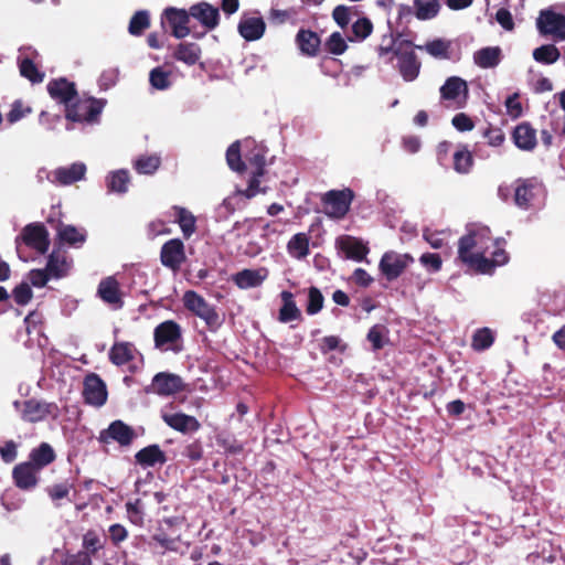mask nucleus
Masks as SVG:
<instances>
[{
  "mask_svg": "<svg viewBox=\"0 0 565 565\" xmlns=\"http://www.w3.org/2000/svg\"><path fill=\"white\" fill-rule=\"evenodd\" d=\"M458 258L470 269L484 275H491L495 267L508 263L505 250L484 226L469 231L459 239Z\"/></svg>",
  "mask_w": 565,
  "mask_h": 565,
  "instance_id": "obj_1",
  "label": "nucleus"
},
{
  "mask_svg": "<svg viewBox=\"0 0 565 565\" xmlns=\"http://www.w3.org/2000/svg\"><path fill=\"white\" fill-rule=\"evenodd\" d=\"M381 57H387L392 61L395 56L398 60L397 67L402 77L406 82H413L417 78L420 70V63L414 52L411 41L401 38L391 40L390 45H381L379 47Z\"/></svg>",
  "mask_w": 565,
  "mask_h": 565,
  "instance_id": "obj_2",
  "label": "nucleus"
},
{
  "mask_svg": "<svg viewBox=\"0 0 565 565\" xmlns=\"http://www.w3.org/2000/svg\"><path fill=\"white\" fill-rule=\"evenodd\" d=\"M13 406L20 412L21 418L28 423H39L49 418L56 419L61 414L56 403L35 398L24 402L15 401Z\"/></svg>",
  "mask_w": 565,
  "mask_h": 565,
  "instance_id": "obj_3",
  "label": "nucleus"
},
{
  "mask_svg": "<svg viewBox=\"0 0 565 565\" xmlns=\"http://www.w3.org/2000/svg\"><path fill=\"white\" fill-rule=\"evenodd\" d=\"M105 102L96 98L76 99L65 109V118L72 122L94 124L98 121Z\"/></svg>",
  "mask_w": 565,
  "mask_h": 565,
  "instance_id": "obj_4",
  "label": "nucleus"
},
{
  "mask_svg": "<svg viewBox=\"0 0 565 565\" xmlns=\"http://www.w3.org/2000/svg\"><path fill=\"white\" fill-rule=\"evenodd\" d=\"M183 303L188 310L202 319L211 330H216L221 326L222 320L215 308L195 291H185Z\"/></svg>",
  "mask_w": 565,
  "mask_h": 565,
  "instance_id": "obj_5",
  "label": "nucleus"
},
{
  "mask_svg": "<svg viewBox=\"0 0 565 565\" xmlns=\"http://www.w3.org/2000/svg\"><path fill=\"white\" fill-rule=\"evenodd\" d=\"M441 100L446 102L454 109H461L466 106L469 97L467 82L459 76L448 77L439 88Z\"/></svg>",
  "mask_w": 565,
  "mask_h": 565,
  "instance_id": "obj_6",
  "label": "nucleus"
},
{
  "mask_svg": "<svg viewBox=\"0 0 565 565\" xmlns=\"http://www.w3.org/2000/svg\"><path fill=\"white\" fill-rule=\"evenodd\" d=\"M353 199L354 193L351 189L328 191L322 198L326 215L335 220L343 218Z\"/></svg>",
  "mask_w": 565,
  "mask_h": 565,
  "instance_id": "obj_7",
  "label": "nucleus"
},
{
  "mask_svg": "<svg viewBox=\"0 0 565 565\" xmlns=\"http://www.w3.org/2000/svg\"><path fill=\"white\" fill-rule=\"evenodd\" d=\"M413 262V256L407 253L388 250L382 255L379 269L388 281H392L397 279Z\"/></svg>",
  "mask_w": 565,
  "mask_h": 565,
  "instance_id": "obj_8",
  "label": "nucleus"
},
{
  "mask_svg": "<svg viewBox=\"0 0 565 565\" xmlns=\"http://www.w3.org/2000/svg\"><path fill=\"white\" fill-rule=\"evenodd\" d=\"M544 195V188L535 179L518 180L514 189V202L524 210L530 209Z\"/></svg>",
  "mask_w": 565,
  "mask_h": 565,
  "instance_id": "obj_9",
  "label": "nucleus"
},
{
  "mask_svg": "<svg viewBox=\"0 0 565 565\" xmlns=\"http://www.w3.org/2000/svg\"><path fill=\"white\" fill-rule=\"evenodd\" d=\"M20 241L40 254H45L50 247L49 233L40 223H32L23 228L21 235L15 239L18 249Z\"/></svg>",
  "mask_w": 565,
  "mask_h": 565,
  "instance_id": "obj_10",
  "label": "nucleus"
},
{
  "mask_svg": "<svg viewBox=\"0 0 565 565\" xmlns=\"http://www.w3.org/2000/svg\"><path fill=\"white\" fill-rule=\"evenodd\" d=\"M536 25L541 34L551 35L558 41L565 40V15L552 10L542 11Z\"/></svg>",
  "mask_w": 565,
  "mask_h": 565,
  "instance_id": "obj_11",
  "label": "nucleus"
},
{
  "mask_svg": "<svg viewBox=\"0 0 565 565\" xmlns=\"http://www.w3.org/2000/svg\"><path fill=\"white\" fill-rule=\"evenodd\" d=\"M97 296L113 310H119L124 307V292L118 280L113 276L100 280Z\"/></svg>",
  "mask_w": 565,
  "mask_h": 565,
  "instance_id": "obj_12",
  "label": "nucleus"
},
{
  "mask_svg": "<svg viewBox=\"0 0 565 565\" xmlns=\"http://www.w3.org/2000/svg\"><path fill=\"white\" fill-rule=\"evenodd\" d=\"M162 420L173 430L182 434H192L200 429L201 425L194 416L181 412H172L163 408L161 411Z\"/></svg>",
  "mask_w": 565,
  "mask_h": 565,
  "instance_id": "obj_13",
  "label": "nucleus"
},
{
  "mask_svg": "<svg viewBox=\"0 0 565 565\" xmlns=\"http://www.w3.org/2000/svg\"><path fill=\"white\" fill-rule=\"evenodd\" d=\"M83 395L87 404L100 407L107 401L106 384L98 375L89 374L84 380Z\"/></svg>",
  "mask_w": 565,
  "mask_h": 565,
  "instance_id": "obj_14",
  "label": "nucleus"
},
{
  "mask_svg": "<svg viewBox=\"0 0 565 565\" xmlns=\"http://www.w3.org/2000/svg\"><path fill=\"white\" fill-rule=\"evenodd\" d=\"M160 259L164 267L178 270L185 260L183 242L179 238L166 242L161 247Z\"/></svg>",
  "mask_w": 565,
  "mask_h": 565,
  "instance_id": "obj_15",
  "label": "nucleus"
},
{
  "mask_svg": "<svg viewBox=\"0 0 565 565\" xmlns=\"http://www.w3.org/2000/svg\"><path fill=\"white\" fill-rule=\"evenodd\" d=\"M335 247L343 253L345 258L353 259L355 262L364 260L370 252L366 243L350 235L339 236L335 239Z\"/></svg>",
  "mask_w": 565,
  "mask_h": 565,
  "instance_id": "obj_16",
  "label": "nucleus"
},
{
  "mask_svg": "<svg viewBox=\"0 0 565 565\" xmlns=\"http://www.w3.org/2000/svg\"><path fill=\"white\" fill-rule=\"evenodd\" d=\"M86 166L83 162H74L68 167H60L52 171L47 179L58 185H71L85 178Z\"/></svg>",
  "mask_w": 565,
  "mask_h": 565,
  "instance_id": "obj_17",
  "label": "nucleus"
},
{
  "mask_svg": "<svg viewBox=\"0 0 565 565\" xmlns=\"http://www.w3.org/2000/svg\"><path fill=\"white\" fill-rule=\"evenodd\" d=\"M180 338V326L172 320L164 321L154 329L156 347L162 350L173 349Z\"/></svg>",
  "mask_w": 565,
  "mask_h": 565,
  "instance_id": "obj_18",
  "label": "nucleus"
},
{
  "mask_svg": "<svg viewBox=\"0 0 565 565\" xmlns=\"http://www.w3.org/2000/svg\"><path fill=\"white\" fill-rule=\"evenodd\" d=\"M50 96L57 103L64 105L65 109L76 99L77 90L75 84L65 78L53 79L47 84Z\"/></svg>",
  "mask_w": 565,
  "mask_h": 565,
  "instance_id": "obj_19",
  "label": "nucleus"
},
{
  "mask_svg": "<svg viewBox=\"0 0 565 565\" xmlns=\"http://www.w3.org/2000/svg\"><path fill=\"white\" fill-rule=\"evenodd\" d=\"M164 17L174 38L183 39L190 34V11L188 12L183 9L168 8L164 10Z\"/></svg>",
  "mask_w": 565,
  "mask_h": 565,
  "instance_id": "obj_20",
  "label": "nucleus"
},
{
  "mask_svg": "<svg viewBox=\"0 0 565 565\" xmlns=\"http://www.w3.org/2000/svg\"><path fill=\"white\" fill-rule=\"evenodd\" d=\"M110 361L117 365L122 366L136 360H141V354L131 342L116 341L109 350Z\"/></svg>",
  "mask_w": 565,
  "mask_h": 565,
  "instance_id": "obj_21",
  "label": "nucleus"
},
{
  "mask_svg": "<svg viewBox=\"0 0 565 565\" xmlns=\"http://www.w3.org/2000/svg\"><path fill=\"white\" fill-rule=\"evenodd\" d=\"M38 56V52L32 47H21L19 55V67L20 73L23 77L30 79L32 83H41L44 78V74L41 73L34 64V58Z\"/></svg>",
  "mask_w": 565,
  "mask_h": 565,
  "instance_id": "obj_22",
  "label": "nucleus"
},
{
  "mask_svg": "<svg viewBox=\"0 0 565 565\" xmlns=\"http://www.w3.org/2000/svg\"><path fill=\"white\" fill-rule=\"evenodd\" d=\"M512 139L523 151H532L537 145L536 130L529 122L519 124L512 132Z\"/></svg>",
  "mask_w": 565,
  "mask_h": 565,
  "instance_id": "obj_23",
  "label": "nucleus"
},
{
  "mask_svg": "<svg viewBox=\"0 0 565 565\" xmlns=\"http://www.w3.org/2000/svg\"><path fill=\"white\" fill-rule=\"evenodd\" d=\"M190 14L207 30H213L218 24V10L206 2H200L190 8Z\"/></svg>",
  "mask_w": 565,
  "mask_h": 565,
  "instance_id": "obj_24",
  "label": "nucleus"
},
{
  "mask_svg": "<svg viewBox=\"0 0 565 565\" xmlns=\"http://www.w3.org/2000/svg\"><path fill=\"white\" fill-rule=\"evenodd\" d=\"M39 471L40 470L30 462H23L14 467L12 475L17 487L24 490L34 488L38 483L36 475Z\"/></svg>",
  "mask_w": 565,
  "mask_h": 565,
  "instance_id": "obj_25",
  "label": "nucleus"
},
{
  "mask_svg": "<svg viewBox=\"0 0 565 565\" xmlns=\"http://www.w3.org/2000/svg\"><path fill=\"white\" fill-rule=\"evenodd\" d=\"M152 388L160 395H171L182 388V381L174 374L158 373L152 380Z\"/></svg>",
  "mask_w": 565,
  "mask_h": 565,
  "instance_id": "obj_26",
  "label": "nucleus"
},
{
  "mask_svg": "<svg viewBox=\"0 0 565 565\" xmlns=\"http://www.w3.org/2000/svg\"><path fill=\"white\" fill-rule=\"evenodd\" d=\"M238 32L246 41L258 40L265 32V22L260 17H243L238 23Z\"/></svg>",
  "mask_w": 565,
  "mask_h": 565,
  "instance_id": "obj_27",
  "label": "nucleus"
},
{
  "mask_svg": "<svg viewBox=\"0 0 565 565\" xmlns=\"http://www.w3.org/2000/svg\"><path fill=\"white\" fill-rule=\"evenodd\" d=\"M473 63L483 70L497 67L502 60V50L499 46H487L473 53Z\"/></svg>",
  "mask_w": 565,
  "mask_h": 565,
  "instance_id": "obj_28",
  "label": "nucleus"
},
{
  "mask_svg": "<svg viewBox=\"0 0 565 565\" xmlns=\"http://www.w3.org/2000/svg\"><path fill=\"white\" fill-rule=\"evenodd\" d=\"M135 458L143 468L163 465L167 461L164 452L158 445H150L142 448L136 454Z\"/></svg>",
  "mask_w": 565,
  "mask_h": 565,
  "instance_id": "obj_29",
  "label": "nucleus"
},
{
  "mask_svg": "<svg viewBox=\"0 0 565 565\" xmlns=\"http://www.w3.org/2000/svg\"><path fill=\"white\" fill-rule=\"evenodd\" d=\"M245 149L252 148L250 152L245 153V160L252 172H257L258 175L264 174L265 167V150L262 146L255 145L252 140L244 141Z\"/></svg>",
  "mask_w": 565,
  "mask_h": 565,
  "instance_id": "obj_30",
  "label": "nucleus"
},
{
  "mask_svg": "<svg viewBox=\"0 0 565 565\" xmlns=\"http://www.w3.org/2000/svg\"><path fill=\"white\" fill-rule=\"evenodd\" d=\"M267 270L259 269H244L234 276L235 284L242 289L254 288L266 279Z\"/></svg>",
  "mask_w": 565,
  "mask_h": 565,
  "instance_id": "obj_31",
  "label": "nucleus"
},
{
  "mask_svg": "<svg viewBox=\"0 0 565 565\" xmlns=\"http://www.w3.org/2000/svg\"><path fill=\"white\" fill-rule=\"evenodd\" d=\"M201 53L202 51L199 44L193 42H181L177 45L173 52V57L185 65L192 66L200 60Z\"/></svg>",
  "mask_w": 565,
  "mask_h": 565,
  "instance_id": "obj_32",
  "label": "nucleus"
},
{
  "mask_svg": "<svg viewBox=\"0 0 565 565\" xmlns=\"http://www.w3.org/2000/svg\"><path fill=\"white\" fill-rule=\"evenodd\" d=\"M174 221L179 224L181 232L185 238L191 237L196 231V218L186 209L182 206H173Z\"/></svg>",
  "mask_w": 565,
  "mask_h": 565,
  "instance_id": "obj_33",
  "label": "nucleus"
},
{
  "mask_svg": "<svg viewBox=\"0 0 565 565\" xmlns=\"http://www.w3.org/2000/svg\"><path fill=\"white\" fill-rule=\"evenodd\" d=\"M310 238L306 233L295 234L287 243L288 254L296 259H303L310 253L309 247Z\"/></svg>",
  "mask_w": 565,
  "mask_h": 565,
  "instance_id": "obj_34",
  "label": "nucleus"
},
{
  "mask_svg": "<svg viewBox=\"0 0 565 565\" xmlns=\"http://www.w3.org/2000/svg\"><path fill=\"white\" fill-rule=\"evenodd\" d=\"M130 178L127 170L111 171L106 177V186L109 192L124 194L128 191Z\"/></svg>",
  "mask_w": 565,
  "mask_h": 565,
  "instance_id": "obj_35",
  "label": "nucleus"
},
{
  "mask_svg": "<svg viewBox=\"0 0 565 565\" xmlns=\"http://www.w3.org/2000/svg\"><path fill=\"white\" fill-rule=\"evenodd\" d=\"M450 41L444 39H435L424 45H416V49L427 52L435 58L448 60L450 57Z\"/></svg>",
  "mask_w": 565,
  "mask_h": 565,
  "instance_id": "obj_36",
  "label": "nucleus"
},
{
  "mask_svg": "<svg viewBox=\"0 0 565 565\" xmlns=\"http://www.w3.org/2000/svg\"><path fill=\"white\" fill-rule=\"evenodd\" d=\"M454 170L460 174L470 172L473 166V157L467 146L459 145L452 154Z\"/></svg>",
  "mask_w": 565,
  "mask_h": 565,
  "instance_id": "obj_37",
  "label": "nucleus"
},
{
  "mask_svg": "<svg viewBox=\"0 0 565 565\" xmlns=\"http://www.w3.org/2000/svg\"><path fill=\"white\" fill-rule=\"evenodd\" d=\"M55 459L53 448L42 443L38 448L33 449L30 454V463L34 465L39 470L50 465Z\"/></svg>",
  "mask_w": 565,
  "mask_h": 565,
  "instance_id": "obj_38",
  "label": "nucleus"
},
{
  "mask_svg": "<svg viewBox=\"0 0 565 565\" xmlns=\"http://www.w3.org/2000/svg\"><path fill=\"white\" fill-rule=\"evenodd\" d=\"M415 15L419 20H430L440 10L439 0H414Z\"/></svg>",
  "mask_w": 565,
  "mask_h": 565,
  "instance_id": "obj_39",
  "label": "nucleus"
},
{
  "mask_svg": "<svg viewBox=\"0 0 565 565\" xmlns=\"http://www.w3.org/2000/svg\"><path fill=\"white\" fill-rule=\"evenodd\" d=\"M297 42L301 52L309 56L316 55L320 44V40L316 33L305 30L298 32Z\"/></svg>",
  "mask_w": 565,
  "mask_h": 565,
  "instance_id": "obj_40",
  "label": "nucleus"
},
{
  "mask_svg": "<svg viewBox=\"0 0 565 565\" xmlns=\"http://www.w3.org/2000/svg\"><path fill=\"white\" fill-rule=\"evenodd\" d=\"M281 299L284 301L282 307L279 310V320L281 322H289L296 320L300 316V311L294 301V296L289 291L281 292Z\"/></svg>",
  "mask_w": 565,
  "mask_h": 565,
  "instance_id": "obj_41",
  "label": "nucleus"
},
{
  "mask_svg": "<svg viewBox=\"0 0 565 565\" xmlns=\"http://www.w3.org/2000/svg\"><path fill=\"white\" fill-rule=\"evenodd\" d=\"M108 435L120 445H129L134 438L132 429L120 420L114 422L109 426Z\"/></svg>",
  "mask_w": 565,
  "mask_h": 565,
  "instance_id": "obj_42",
  "label": "nucleus"
},
{
  "mask_svg": "<svg viewBox=\"0 0 565 565\" xmlns=\"http://www.w3.org/2000/svg\"><path fill=\"white\" fill-rule=\"evenodd\" d=\"M58 237L64 243L77 245L85 242L86 233L84 230H79L73 225H61L58 228Z\"/></svg>",
  "mask_w": 565,
  "mask_h": 565,
  "instance_id": "obj_43",
  "label": "nucleus"
},
{
  "mask_svg": "<svg viewBox=\"0 0 565 565\" xmlns=\"http://www.w3.org/2000/svg\"><path fill=\"white\" fill-rule=\"evenodd\" d=\"M559 56V50L553 44H545L533 51V58L541 64H553Z\"/></svg>",
  "mask_w": 565,
  "mask_h": 565,
  "instance_id": "obj_44",
  "label": "nucleus"
},
{
  "mask_svg": "<svg viewBox=\"0 0 565 565\" xmlns=\"http://www.w3.org/2000/svg\"><path fill=\"white\" fill-rule=\"evenodd\" d=\"M68 263L64 256L51 254L46 264V271L53 278H61L68 270Z\"/></svg>",
  "mask_w": 565,
  "mask_h": 565,
  "instance_id": "obj_45",
  "label": "nucleus"
},
{
  "mask_svg": "<svg viewBox=\"0 0 565 565\" xmlns=\"http://www.w3.org/2000/svg\"><path fill=\"white\" fill-rule=\"evenodd\" d=\"M367 340L374 350L382 349L388 342V330L383 324L373 326L367 333Z\"/></svg>",
  "mask_w": 565,
  "mask_h": 565,
  "instance_id": "obj_46",
  "label": "nucleus"
},
{
  "mask_svg": "<svg viewBox=\"0 0 565 565\" xmlns=\"http://www.w3.org/2000/svg\"><path fill=\"white\" fill-rule=\"evenodd\" d=\"M160 162L157 154L141 156L135 161V169L141 174H152L158 170Z\"/></svg>",
  "mask_w": 565,
  "mask_h": 565,
  "instance_id": "obj_47",
  "label": "nucleus"
},
{
  "mask_svg": "<svg viewBox=\"0 0 565 565\" xmlns=\"http://www.w3.org/2000/svg\"><path fill=\"white\" fill-rule=\"evenodd\" d=\"M494 341L493 333L488 328L479 329L472 337V348L477 351H483L492 345Z\"/></svg>",
  "mask_w": 565,
  "mask_h": 565,
  "instance_id": "obj_48",
  "label": "nucleus"
},
{
  "mask_svg": "<svg viewBox=\"0 0 565 565\" xmlns=\"http://www.w3.org/2000/svg\"><path fill=\"white\" fill-rule=\"evenodd\" d=\"M171 73L164 71L162 67H156L150 72L149 81L156 89H167L171 85L170 81Z\"/></svg>",
  "mask_w": 565,
  "mask_h": 565,
  "instance_id": "obj_49",
  "label": "nucleus"
},
{
  "mask_svg": "<svg viewBox=\"0 0 565 565\" xmlns=\"http://www.w3.org/2000/svg\"><path fill=\"white\" fill-rule=\"evenodd\" d=\"M239 141L232 143L226 151V161L233 171L241 172L244 170L245 164L241 158Z\"/></svg>",
  "mask_w": 565,
  "mask_h": 565,
  "instance_id": "obj_50",
  "label": "nucleus"
},
{
  "mask_svg": "<svg viewBox=\"0 0 565 565\" xmlns=\"http://www.w3.org/2000/svg\"><path fill=\"white\" fill-rule=\"evenodd\" d=\"M149 26V14L147 11H139L135 13L129 22V33L139 35Z\"/></svg>",
  "mask_w": 565,
  "mask_h": 565,
  "instance_id": "obj_51",
  "label": "nucleus"
},
{
  "mask_svg": "<svg viewBox=\"0 0 565 565\" xmlns=\"http://www.w3.org/2000/svg\"><path fill=\"white\" fill-rule=\"evenodd\" d=\"M1 504L9 513L19 511L24 504V499L14 492H6L1 498Z\"/></svg>",
  "mask_w": 565,
  "mask_h": 565,
  "instance_id": "obj_52",
  "label": "nucleus"
},
{
  "mask_svg": "<svg viewBox=\"0 0 565 565\" xmlns=\"http://www.w3.org/2000/svg\"><path fill=\"white\" fill-rule=\"evenodd\" d=\"M104 546L100 537L93 531L87 532L83 537V552H88L89 555H94Z\"/></svg>",
  "mask_w": 565,
  "mask_h": 565,
  "instance_id": "obj_53",
  "label": "nucleus"
},
{
  "mask_svg": "<svg viewBox=\"0 0 565 565\" xmlns=\"http://www.w3.org/2000/svg\"><path fill=\"white\" fill-rule=\"evenodd\" d=\"M323 306L322 294L316 287L309 289L307 312L309 315L318 313Z\"/></svg>",
  "mask_w": 565,
  "mask_h": 565,
  "instance_id": "obj_54",
  "label": "nucleus"
},
{
  "mask_svg": "<svg viewBox=\"0 0 565 565\" xmlns=\"http://www.w3.org/2000/svg\"><path fill=\"white\" fill-rule=\"evenodd\" d=\"M126 511H127L128 519L130 520L131 523L139 525V526L143 524V511H142L140 500H136L134 502H127Z\"/></svg>",
  "mask_w": 565,
  "mask_h": 565,
  "instance_id": "obj_55",
  "label": "nucleus"
},
{
  "mask_svg": "<svg viewBox=\"0 0 565 565\" xmlns=\"http://www.w3.org/2000/svg\"><path fill=\"white\" fill-rule=\"evenodd\" d=\"M420 264L429 271L437 273L441 268V258L436 253H425L419 257Z\"/></svg>",
  "mask_w": 565,
  "mask_h": 565,
  "instance_id": "obj_56",
  "label": "nucleus"
},
{
  "mask_svg": "<svg viewBox=\"0 0 565 565\" xmlns=\"http://www.w3.org/2000/svg\"><path fill=\"white\" fill-rule=\"evenodd\" d=\"M61 565H93L92 557L88 552H77L67 554Z\"/></svg>",
  "mask_w": 565,
  "mask_h": 565,
  "instance_id": "obj_57",
  "label": "nucleus"
},
{
  "mask_svg": "<svg viewBox=\"0 0 565 565\" xmlns=\"http://www.w3.org/2000/svg\"><path fill=\"white\" fill-rule=\"evenodd\" d=\"M32 296V289L28 282H21L13 289L14 300L19 305H26Z\"/></svg>",
  "mask_w": 565,
  "mask_h": 565,
  "instance_id": "obj_58",
  "label": "nucleus"
},
{
  "mask_svg": "<svg viewBox=\"0 0 565 565\" xmlns=\"http://www.w3.org/2000/svg\"><path fill=\"white\" fill-rule=\"evenodd\" d=\"M71 484L67 482L64 483H57L49 487L46 489L49 497L54 501H58L61 499H64L68 495L71 490Z\"/></svg>",
  "mask_w": 565,
  "mask_h": 565,
  "instance_id": "obj_59",
  "label": "nucleus"
},
{
  "mask_svg": "<svg viewBox=\"0 0 565 565\" xmlns=\"http://www.w3.org/2000/svg\"><path fill=\"white\" fill-rule=\"evenodd\" d=\"M352 31L356 38L363 40L371 34L372 23L365 18L358 19L352 25Z\"/></svg>",
  "mask_w": 565,
  "mask_h": 565,
  "instance_id": "obj_60",
  "label": "nucleus"
},
{
  "mask_svg": "<svg viewBox=\"0 0 565 565\" xmlns=\"http://www.w3.org/2000/svg\"><path fill=\"white\" fill-rule=\"evenodd\" d=\"M31 113L30 107H24L21 102H15L7 115L8 121L14 124Z\"/></svg>",
  "mask_w": 565,
  "mask_h": 565,
  "instance_id": "obj_61",
  "label": "nucleus"
},
{
  "mask_svg": "<svg viewBox=\"0 0 565 565\" xmlns=\"http://www.w3.org/2000/svg\"><path fill=\"white\" fill-rule=\"evenodd\" d=\"M328 49L333 54H342L347 50V43L340 33H332L328 41Z\"/></svg>",
  "mask_w": 565,
  "mask_h": 565,
  "instance_id": "obj_62",
  "label": "nucleus"
},
{
  "mask_svg": "<svg viewBox=\"0 0 565 565\" xmlns=\"http://www.w3.org/2000/svg\"><path fill=\"white\" fill-rule=\"evenodd\" d=\"M50 277L46 269H32L29 273V280L34 287H44Z\"/></svg>",
  "mask_w": 565,
  "mask_h": 565,
  "instance_id": "obj_63",
  "label": "nucleus"
},
{
  "mask_svg": "<svg viewBox=\"0 0 565 565\" xmlns=\"http://www.w3.org/2000/svg\"><path fill=\"white\" fill-rule=\"evenodd\" d=\"M452 126L459 131L472 130L475 125L472 120L463 113L457 114L452 120Z\"/></svg>",
  "mask_w": 565,
  "mask_h": 565,
  "instance_id": "obj_64",
  "label": "nucleus"
}]
</instances>
